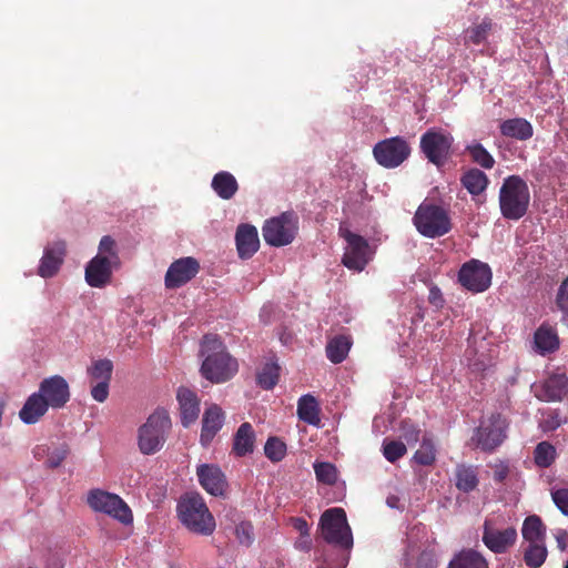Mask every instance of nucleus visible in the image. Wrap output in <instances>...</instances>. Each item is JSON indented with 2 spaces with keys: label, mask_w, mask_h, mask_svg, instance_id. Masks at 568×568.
Returning a JSON list of instances; mask_svg holds the SVG:
<instances>
[{
  "label": "nucleus",
  "mask_w": 568,
  "mask_h": 568,
  "mask_svg": "<svg viewBox=\"0 0 568 568\" xmlns=\"http://www.w3.org/2000/svg\"><path fill=\"white\" fill-rule=\"evenodd\" d=\"M200 355L203 358L200 372L211 383H225L239 371L237 361L230 355L217 335H204Z\"/></svg>",
  "instance_id": "1"
},
{
  "label": "nucleus",
  "mask_w": 568,
  "mask_h": 568,
  "mask_svg": "<svg viewBox=\"0 0 568 568\" xmlns=\"http://www.w3.org/2000/svg\"><path fill=\"white\" fill-rule=\"evenodd\" d=\"M529 203V187L523 178L509 175L504 179L499 190V209L505 219L520 220L526 215Z\"/></svg>",
  "instance_id": "2"
},
{
  "label": "nucleus",
  "mask_w": 568,
  "mask_h": 568,
  "mask_svg": "<svg viewBox=\"0 0 568 568\" xmlns=\"http://www.w3.org/2000/svg\"><path fill=\"white\" fill-rule=\"evenodd\" d=\"M182 524L192 532L209 536L215 529V519L200 495H186L178 504Z\"/></svg>",
  "instance_id": "3"
},
{
  "label": "nucleus",
  "mask_w": 568,
  "mask_h": 568,
  "mask_svg": "<svg viewBox=\"0 0 568 568\" xmlns=\"http://www.w3.org/2000/svg\"><path fill=\"white\" fill-rule=\"evenodd\" d=\"M172 427L171 418L164 408H158L146 422L139 428L138 445L144 455H152L159 452Z\"/></svg>",
  "instance_id": "4"
},
{
  "label": "nucleus",
  "mask_w": 568,
  "mask_h": 568,
  "mask_svg": "<svg viewBox=\"0 0 568 568\" xmlns=\"http://www.w3.org/2000/svg\"><path fill=\"white\" fill-rule=\"evenodd\" d=\"M413 222L417 231L429 239L440 237L452 230L450 217L446 210L432 203H422Z\"/></svg>",
  "instance_id": "5"
},
{
  "label": "nucleus",
  "mask_w": 568,
  "mask_h": 568,
  "mask_svg": "<svg viewBox=\"0 0 568 568\" xmlns=\"http://www.w3.org/2000/svg\"><path fill=\"white\" fill-rule=\"evenodd\" d=\"M488 335V329L481 324L470 328L465 357L475 371H485L491 364L495 344Z\"/></svg>",
  "instance_id": "6"
},
{
  "label": "nucleus",
  "mask_w": 568,
  "mask_h": 568,
  "mask_svg": "<svg viewBox=\"0 0 568 568\" xmlns=\"http://www.w3.org/2000/svg\"><path fill=\"white\" fill-rule=\"evenodd\" d=\"M323 538L327 544L349 549L353 546V536L347 524L343 508L325 510L320 519Z\"/></svg>",
  "instance_id": "7"
},
{
  "label": "nucleus",
  "mask_w": 568,
  "mask_h": 568,
  "mask_svg": "<svg viewBox=\"0 0 568 568\" xmlns=\"http://www.w3.org/2000/svg\"><path fill=\"white\" fill-rule=\"evenodd\" d=\"M87 503L92 510L103 513L124 525L131 524L133 520L130 507L116 494L98 488L91 489L88 493Z\"/></svg>",
  "instance_id": "8"
},
{
  "label": "nucleus",
  "mask_w": 568,
  "mask_h": 568,
  "mask_svg": "<svg viewBox=\"0 0 568 568\" xmlns=\"http://www.w3.org/2000/svg\"><path fill=\"white\" fill-rule=\"evenodd\" d=\"M508 426L500 413H494L475 429L471 442L484 452H493L506 439Z\"/></svg>",
  "instance_id": "9"
},
{
  "label": "nucleus",
  "mask_w": 568,
  "mask_h": 568,
  "mask_svg": "<svg viewBox=\"0 0 568 568\" xmlns=\"http://www.w3.org/2000/svg\"><path fill=\"white\" fill-rule=\"evenodd\" d=\"M454 138L439 129H429L420 136L419 148L428 162L443 166L448 160Z\"/></svg>",
  "instance_id": "10"
},
{
  "label": "nucleus",
  "mask_w": 568,
  "mask_h": 568,
  "mask_svg": "<svg viewBox=\"0 0 568 568\" xmlns=\"http://www.w3.org/2000/svg\"><path fill=\"white\" fill-rule=\"evenodd\" d=\"M409 143L403 136L387 138L377 142L373 148L376 162L385 169H395L410 155Z\"/></svg>",
  "instance_id": "11"
},
{
  "label": "nucleus",
  "mask_w": 568,
  "mask_h": 568,
  "mask_svg": "<svg viewBox=\"0 0 568 568\" xmlns=\"http://www.w3.org/2000/svg\"><path fill=\"white\" fill-rule=\"evenodd\" d=\"M296 232V217L290 212H284L280 216L267 220L262 229L264 241L276 247L292 243Z\"/></svg>",
  "instance_id": "12"
},
{
  "label": "nucleus",
  "mask_w": 568,
  "mask_h": 568,
  "mask_svg": "<svg viewBox=\"0 0 568 568\" xmlns=\"http://www.w3.org/2000/svg\"><path fill=\"white\" fill-rule=\"evenodd\" d=\"M458 281L468 291L480 293L489 287L491 271L487 264L471 260L460 267Z\"/></svg>",
  "instance_id": "13"
},
{
  "label": "nucleus",
  "mask_w": 568,
  "mask_h": 568,
  "mask_svg": "<svg viewBox=\"0 0 568 568\" xmlns=\"http://www.w3.org/2000/svg\"><path fill=\"white\" fill-rule=\"evenodd\" d=\"M339 231L348 244L343 255V264L349 270L363 271L368 263V242L363 236L348 230L341 229Z\"/></svg>",
  "instance_id": "14"
},
{
  "label": "nucleus",
  "mask_w": 568,
  "mask_h": 568,
  "mask_svg": "<svg viewBox=\"0 0 568 568\" xmlns=\"http://www.w3.org/2000/svg\"><path fill=\"white\" fill-rule=\"evenodd\" d=\"M200 264L196 258L187 256L174 261L168 268L164 283L166 288H179L196 276Z\"/></svg>",
  "instance_id": "15"
},
{
  "label": "nucleus",
  "mask_w": 568,
  "mask_h": 568,
  "mask_svg": "<svg viewBox=\"0 0 568 568\" xmlns=\"http://www.w3.org/2000/svg\"><path fill=\"white\" fill-rule=\"evenodd\" d=\"M37 394H41V398L52 408H61L70 399L69 385L60 375L44 378L40 383Z\"/></svg>",
  "instance_id": "16"
},
{
  "label": "nucleus",
  "mask_w": 568,
  "mask_h": 568,
  "mask_svg": "<svg viewBox=\"0 0 568 568\" xmlns=\"http://www.w3.org/2000/svg\"><path fill=\"white\" fill-rule=\"evenodd\" d=\"M517 530L515 527H507L499 530L493 527L489 520L484 523L483 527V542L495 554H504L513 547L517 540Z\"/></svg>",
  "instance_id": "17"
},
{
  "label": "nucleus",
  "mask_w": 568,
  "mask_h": 568,
  "mask_svg": "<svg viewBox=\"0 0 568 568\" xmlns=\"http://www.w3.org/2000/svg\"><path fill=\"white\" fill-rule=\"evenodd\" d=\"M536 398L541 402H560L568 394L566 374H552L541 383L531 386Z\"/></svg>",
  "instance_id": "18"
},
{
  "label": "nucleus",
  "mask_w": 568,
  "mask_h": 568,
  "mask_svg": "<svg viewBox=\"0 0 568 568\" xmlns=\"http://www.w3.org/2000/svg\"><path fill=\"white\" fill-rule=\"evenodd\" d=\"M106 255L97 254L85 266V281L91 287H104L111 282L112 272L118 267Z\"/></svg>",
  "instance_id": "19"
},
{
  "label": "nucleus",
  "mask_w": 568,
  "mask_h": 568,
  "mask_svg": "<svg viewBox=\"0 0 568 568\" xmlns=\"http://www.w3.org/2000/svg\"><path fill=\"white\" fill-rule=\"evenodd\" d=\"M196 475L201 486L213 496H222L227 483L221 468L212 464H203L197 467Z\"/></svg>",
  "instance_id": "20"
},
{
  "label": "nucleus",
  "mask_w": 568,
  "mask_h": 568,
  "mask_svg": "<svg viewBox=\"0 0 568 568\" xmlns=\"http://www.w3.org/2000/svg\"><path fill=\"white\" fill-rule=\"evenodd\" d=\"M67 252V245L63 241L54 242L44 248L40 261L38 274L43 278L52 277L60 270Z\"/></svg>",
  "instance_id": "21"
},
{
  "label": "nucleus",
  "mask_w": 568,
  "mask_h": 568,
  "mask_svg": "<svg viewBox=\"0 0 568 568\" xmlns=\"http://www.w3.org/2000/svg\"><path fill=\"white\" fill-rule=\"evenodd\" d=\"M224 418V412L219 405L212 404L206 407L202 418V429L200 435L202 446L206 447L211 444L215 435L222 428Z\"/></svg>",
  "instance_id": "22"
},
{
  "label": "nucleus",
  "mask_w": 568,
  "mask_h": 568,
  "mask_svg": "<svg viewBox=\"0 0 568 568\" xmlns=\"http://www.w3.org/2000/svg\"><path fill=\"white\" fill-rule=\"evenodd\" d=\"M236 250L242 260L251 258L260 247L257 230L250 224L239 225L235 234Z\"/></svg>",
  "instance_id": "23"
},
{
  "label": "nucleus",
  "mask_w": 568,
  "mask_h": 568,
  "mask_svg": "<svg viewBox=\"0 0 568 568\" xmlns=\"http://www.w3.org/2000/svg\"><path fill=\"white\" fill-rule=\"evenodd\" d=\"M180 406L181 423L184 427L192 425L200 414V399L196 394L186 387H180L176 393Z\"/></svg>",
  "instance_id": "24"
},
{
  "label": "nucleus",
  "mask_w": 568,
  "mask_h": 568,
  "mask_svg": "<svg viewBox=\"0 0 568 568\" xmlns=\"http://www.w3.org/2000/svg\"><path fill=\"white\" fill-rule=\"evenodd\" d=\"M255 447V432L253 426L245 422L240 425L233 436L232 452L237 457L252 454Z\"/></svg>",
  "instance_id": "25"
},
{
  "label": "nucleus",
  "mask_w": 568,
  "mask_h": 568,
  "mask_svg": "<svg viewBox=\"0 0 568 568\" xmlns=\"http://www.w3.org/2000/svg\"><path fill=\"white\" fill-rule=\"evenodd\" d=\"M49 407L48 403L41 398V394L36 392L27 398L19 412V417L24 424L32 425L45 415Z\"/></svg>",
  "instance_id": "26"
},
{
  "label": "nucleus",
  "mask_w": 568,
  "mask_h": 568,
  "mask_svg": "<svg viewBox=\"0 0 568 568\" xmlns=\"http://www.w3.org/2000/svg\"><path fill=\"white\" fill-rule=\"evenodd\" d=\"M499 129L501 135L519 141H527L534 134L532 125L524 118L505 120L500 123Z\"/></svg>",
  "instance_id": "27"
},
{
  "label": "nucleus",
  "mask_w": 568,
  "mask_h": 568,
  "mask_svg": "<svg viewBox=\"0 0 568 568\" xmlns=\"http://www.w3.org/2000/svg\"><path fill=\"white\" fill-rule=\"evenodd\" d=\"M447 568H489V564L480 552L463 549L453 557Z\"/></svg>",
  "instance_id": "28"
},
{
  "label": "nucleus",
  "mask_w": 568,
  "mask_h": 568,
  "mask_svg": "<svg viewBox=\"0 0 568 568\" xmlns=\"http://www.w3.org/2000/svg\"><path fill=\"white\" fill-rule=\"evenodd\" d=\"M460 183L473 196H476L486 191L489 179L481 170L471 168L462 175Z\"/></svg>",
  "instance_id": "29"
},
{
  "label": "nucleus",
  "mask_w": 568,
  "mask_h": 568,
  "mask_svg": "<svg viewBox=\"0 0 568 568\" xmlns=\"http://www.w3.org/2000/svg\"><path fill=\"white\" fill-rule=\"evenodd\" d=\"M214 192L223 200L232 199L239 190L236 179L226 171L216 173L211 183Z\"/></svg>",
  "instance_id": "30"
},
{
  "label": "nucleus",
  "mask_w": 568,
  "mask_h": 568,
  "mask_svg": "<svg viewBox=\"0 0 568 568\" xmlns=\"http://www.w3.org/2000/svg\"><path fill=\"white\" fill-rule=\"evenodd\" d=\"M535 345L541 354L552 353L559 348V338L555 328L541 325L535 332Z\"/></svg>",
  "instance_id": "31"
},
{
  "label": "nucleus",
  "mask_w": 568,
  "mask_h": 568,
  "mask_svg": "<svg viewBox=\"0 0 568 568\" xmlns=\"http://www.w3.org/2000/svg\"><path fill=\"white\" fill-rule=\"evenodd\" d=\"M521 535L526 542H545L546 526L537 515L528 516L523 524Z\"/></svg>",
  "instance_id": "32"
},
{
  "label": "nucleus",
  "mask_w": 568,
  "mask_h": 568,
  "mask_svg": "<svg viewBox=\"0 0 568 568\" xmlns=\"http://www.w3.org/2000/svg\"><path fill=\"white\" fill-rule=\"evenodd\" d=\"M297 416L301 420L318 426L321 423L320 407L314 396L303 395L297 403Z\"/></svg>",
  "instance_id": "33"
},
{
  "label": "nucleus",
  "mask_w": 568,
  "mask_h": 568,
  "mask_svg": "<svg viewBox=\"0 0 568 568\" xmlns=\"http://www.w3.org/2000/svg\"><path fill=\"white\" fill-rule=\"evenodd\" d=\"M351 336L337 335L333 337L326 345V356L334 363L339 364L346 357L352 346Z\"/></svg>",
  "instance_id": "34"
},
{
  "label": "nucleus",
  "mask_w": 568,
  "mask_h": 568,
  "mask_svg": "<svg viewBox=\"0 0 568 568\" xmlns=\"http://www.w3.org/2000/svg\"><path fill=\"white\" fill-rule=\"evenodd\" d=\"M477 469L464 464L457 465L455 470V485L457 489L464 493H470L478 486Z\"/></svg>",
  "instance_id": "35"
},
{
  "label": "nucleus",
  "mask_w": 568,
  "mask_h": 568,
  "mask_svg": "<svg viewBox=\"0 0 568 568\" xmlns=\"http://www.w3.org/2000/svg\"><path fill=\"white\" fill-rule=\"evenodd\" d=\"M524 549V561L529 568H539L547 559L548 550L546 542H527Z\"/></svg>",
  "instance_id": "36"
},
{
  "label": "nucleus",
  "mask_w": 568,
  "mask_h": 568,
  "mask_svg": "<svg viewBox=\"0 0 568 568\" xmlns=\"http://www.w3.org/2000/svg\"><path fill=\"white\" fill-rule=\"evenodd\" d=\"M493 29V22L489 18H484L479 24L469 27L465 31L464 44H480L485 42Z\"/></svg>",
  "instance_id": "37"
},
{
  "label": "nucleus",
  "mask_w": 568,
  "mask_h": 568,
  "mask_svg": "<svg viewBox=\"0 0 568 568\" xmlns=\"http://www.w3.org/2000/svg\"><path fill=\"white\" fill-rule=\"evenodd\" d=\"M465 151L470 156L471 161L483 169L490 170L494 168L496 161L493 158V155L485 149V146L474 141L470 144H468L465 149Z\"/></svg>",
  "instance_id": "38"
},
{
  "label": "nucleus",
  "mask_w": 568,
  "mask_h": 568,
  "mask_svg": "<svg viewBox=\"0 0 568 568\" xmlns=\"http://www.w3.org/2000/svg\"><path fill=\"white\" fill-rule=\"evenodd\" d=\"M281 367L274 362H267L256 374V383L263 389H272L278 382Z\"/></svg>",
  "instance_id": "39"
},
{
  "label": "nucleus",
  "mask_w": 568,
  "mask_h": 568,
  "mask_svg": "<svg viewBox=\"0 0 568 568\" xmlns=\"http://www.w3.org/2000/svg\"><path fill=\"white\" fill-rule=\"evenodd\" d=\"M414 462L422 466H430L436 460V448L433 439L424 436L419 448L415 452Z\"/></svg>",
  "instance_id": "40"
},
{
  "label": "nucleus",
  "mask_w": 568,
  "mask_h": 568,
  "mask_svg": "<svg viewBox=\"0 0 568 568\" xmlns=\"http://www.w3.org/2000/svg\"><path fill=\"white\" fill-rule=\"evenodd\" d=\"M113 372V363L108 358L94 361L88 367V374L92 381L95 382H110Z\"/></svg>",
  "instance_id": "41"
},
{
  "label": "nucleus",
  "mask_w": 568,
  "mask_h": 568,
  "mask_svg": "<svg viewBox=\"0 0 568 568\" xmlns=\"http://www.w3.org/2000/svg\"><path fill=\"white\" fill-rule=\"evenodd\" d=\"M534 458L537 466L547 468L556 459V448L548 442H541L535 448Z\"/></svg>",
  "instance_id": "42"
},
{
  "label": "nucleus",
  "mask_w": 568,
  "mask_h": 568,
  "mask_svg": "<svg viewBox=\"0 0 568 568\" xmlns=\"http://www.w3.org/2000/svg\"><path fill=\"white\" fill-rule=\"evenodd\" d=\"M316 479L325 485H334L337 481V469L331 463L316 462L314 464Z\"/></svg>",
  "instance_id": "43"
},
{
  "label": "nucleus",
  "mask_w": 568,
  "mask_h": 568,
  "mask_svg": "<svg viewBox=\"0 0 568 568\" xmlns=\"http://www.w3.org/2000/svg\"><path fill=\"white\" fill-rule=\"evenodd\" d=\"M264 453L271 462L278 463L286 455V444L278 437H270L265 443Z\"/></svg>",
  "instance_id": "44"
},
{
  "label": "nucleus",
  "mask_w": 568,
  "mask_h": 568,
  "mask_svg": "<svg viewBox=\"0 0 568 568\" xmlns=\"http://www.w3.org/2000/svg\"><path fill=\"white\" fill-rule=\"evenodd\" d=\"M407 452L404 443L399 440L385 442L383 444V455L389 463H395Z\"/></svg>",
  "instance_id": "45"
},
{
  "label": "nucleus",
  "mask_w": 568,
  "mask_h": 568,
  "mask_svg": "<svg viewBox=\"0 0 568 568\" xmlns=\"http://www.w3.org/2000/svg\"><path fill=\"white\" fill-rule=\"evenodd\" d=\"M235 536L241 545L251 546L255 539L253 524L248 520H242L235 526Z\"/></svg>",
  "instance_id": "46"
},
{
  "label": "nucleus",
  "mask_w": 568,
  "mask_h": 568,
  "mask_svg": "<svg viewBox=\"0 0 568 568\" xmlns=\"http://www.w3.org/2000/svg\"><path fill=\"white\" fill-rule=\"evenodd\" d=\"M115 246V241L111 236L105 235L100 241L98 254L106 255L112 262L119 264L120 261Z\"/></svg>",
  "instance_id": "47"
},
{
  "label": "nucleus",
  "mask_w": 568,
  "mask_h": 568,
  "mask_svg": "<svg viewBox=\"0 0 568 568\" xmlns=\"http://www.w3.org/2000/svg\"><path fill=\"white\" fill-rule=\"evenodd\" d=\"M556 305L565 314H568V276L561 282L556 294Z\"/></svg>",
  "instance_id": "48"
},
{
  "label": "nucleus",
  "mask_w": 568,
  "mask_h": 568,
  "mask_svg": "<svg viewBox=\"0 0 568 568\" xmlns=\"http://www.w3.org/2000/svg\"><path fill=\"white\" fill-rule=\"evenodd\" d=\"M552 500L560 511L568 516V488L557 489L554 491Z\"/></svg>",
  "instance_id": "49"
},
{
  "label": "nucleus",
  "mask_w": 568,
  "mask_h": 568,
  "mask_svg": "<svg viewBox=\"0 0 568 568\" xmlns=\"http://www.w3.org/2000/svg\"><path fill=\"white\" fill-rule=\"evenodd\" d=\"M109 384L110 382H97V384L91 388L93 399L99 403L105 402L109 396Z\"/></svg>",
  "instance_id": "50"
},
{
  "label": "nucleus",
  "mask_w": 568,
  "mask_h": 568,
  "mask_svg": "<svg viewBox=\"0 0 568 568\" xmlns=\"http://www.w3.org/2000/svg\"><path fill=\"white\" fill-rule=\"evenodd\" d=\"M67 455H68V449L65 447H62L60 449L52 452L45 462L47 467L48 468L59 467L62 464V462L67 458Z\"/></svg>",
  "instance_id": "51"
},
{
  "label": "nucleus",
  "mask_w": 568,
  "mask_h": 568,
  "mask_svg": "<svg viewBox=\"0 0 568 568\" xmlns=\"http://www.w3.org/2000/svg\"><path fill=\"white\" fill-rule=\"evenodd\" d=\"M428 302L436 308L444 306L445 300L439 287L434 285L429 288Z\"/></svg>",
  "instance_id": "52"
},
{
  "label": "nucleus",
  "mask_w": 568,
  "mask_h": 568,
  "mask_svg": "<svg viewBox=\"0 0 568 568\" xmlns=\"http://www.w3.org/2000/svg\"><path fill=\"white\" fill-rule=\"evenodd\" d=\"M293 527L300 531L301 535H310V527L304 518L297 517L292 519Z\"/></svg>",
  "instance_id": "53"
},
{
  "label": "nucleus",
  "mask_w": 568,
  "mask_h": 568,
  "mask_svg": "<svg viewBox=\"0 0 568 568\" xmlns=\"http://www.w3.org/2000/svg\"><path fill=\"white\" fill-rule=\"evenodd\" d=\"M295 547L302 551H308L312 547L310 535H301L300 539L295 542Z\"/></svg>",
  "instance_id": "54"
},
{
  "label": "nucleus",
  "mask_w": 568,
  "mask_h": 568,
  "mask_svg": "<svg viewBox=\"0 0 568 568\" xmlns=\"http://www.w3.org/2000/svg\"><path fill=\"white\" fill-rule=\"evenodd\" d=\"M557 546L560 550H565L568 541V532L566 530L559 529L555 535Z\"/></svg>",
  "instance_id": "55"
},
{
  "label": "nucleus",
  "mask_w": 568,
  "mask_h": 568,
  "mask_svg": "<svg viewBox=\"0 0 568 568\" xmlns=\"http://www.w3.org/2000/svg\"><path fill=\"white\" fill-rule=\"evenodd\" d=\"M508 476V468L500 466L494 471V480L496 483H503Z\"/></svg>",
  "instance_id": "56"
},
{
  "label": "nucleus",
  "mask_w": 568,
  "mask_h": 568,
  "mask_svg": "<svg viewBox=\"0 0 568 568\" xmlns=\"http://www.w3.org/2000/svg\"><path fill=\"white\" fill-rule=\"evenodd\" d=\"M547 428L556 429L561 425V419L557 413H554L546 420Z\"/></svg>",
  "instance_id": "57"
},
{
  "label": "nucleus",
  "mask_w": 568,
  "mask_h": 568,
  "mask_svg": "<svg viewBox=\"0 0 568 568\" xmlns=\"http://www.w3.org/2000/svg\"><path fill=\"white\" fill-rule=\"evenodd\" d=\"M564 568H568V560L566 561Z\"/></svg>",
  "instance_id": "58"
}]
</instances>
